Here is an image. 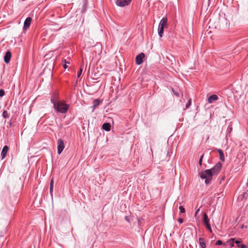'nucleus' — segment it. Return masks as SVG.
<instances>
[{
	"instance_id": "nucleus-1",
	"label": "nucleus",
	"mask_w": 248,
	"mask_h": 248,
	"mask_svg": "<svg viewBox=\"0 0 248 248\" xmlns=\"http://www.w3.org/2000/svg\"><path fill=\"white\" fill-rule=\"evenodd\" d=\"M199 176L201 179H205V183L207 185L209 184L212 180L214 175L211 170L207 169L200 172L199 173Z\"/></svg>"
},
{
	"instance_id": "nucleus-2",
	"label": "nucleus",
	"mask_w": 248,
	"mask_h": 248,
	"mask_svg": "<svg viewBox=\"0 0 248 248\" xmlns=\"http://www.w3.org/2000/svg\"><path fill=\"white\" fill-rule=\"evenodd\" d=\"M69 108V105L66 104L64 101L58 102L56 106H55L54 109L58 112L65 113Z\"/></svg>"
},
{
	"instance_id": "nucleus-3",
	"label": "nucleus",
	"mask_w": 248,
	"mask_h": 248,
	"mask_svg": "<svg viewBox=\"0 0 248 248\" xmlns=\"http://www.w3.org/2000/svg\"><path fill=\"white\" fill-rule=\"evenodd\" d=\"M222 167V164L220 162H218L215 166L210 170L214 175H217L220 171Z\"/></svg>"
},
{
	"instance_id": "nucleus-4",
	"label": "nucleus",
	"mask_w": 248,
	"mask_h": 248,
	"mask_svg": "<svg viewBox=\"0 0 248 248\" xmlns=\"http://www.w3.org/2000/svg\"><path fill=\"white\" fill-rule=\"evenodd\" d=\"M64 148V144L63 141L61 139H59L57 141L58 154H61V153L62 152Z\"/></svg>"
},
{
	"instance_id": "nucleus-5",
	"label": "nucleus",
	"mask_w": 248,
	"mask_h": 248,
	"mask_svg": "<svg viewBox=\"0 0 248 248\" xmlns=\"http://www.w3.org/2000/svg\"><path fill=\"white\" fill-rule=\"evenodd\" d=\"M203 222L205 225L206 228L210 232H212V229L209 224V220L208 217L206 213L204 214Z\"/></svg>"
},
{
	"instance_id": "nucleus-6",
	"label": "nucleus",
	"mask_w": 248,
	"mask_h": 248,
	"mask_svg": "<svg viewBox=\"0 0 248 248\" xmlns=\"http://www.w3.org/2000/svg\"><path fill=\"white\" fill-rule=\"evenodd\" d=\"M132 0H117L116 4L120 7H124L129 5Z\"/></svg>"
},
{
	"instance_id": "nucleus-7",
	"label": "nucleus",
	"mask_w": 248,
	"mask_h": 248,
	"mask_svg": "<svg viewBox=\"0 0 248 248\" xmlns=\"http://www.w3.org/2000/svg\"><path fill=\"white\" fill-rule=\"evenodd\" d=\"M145 57L143 53H140L136 57V63L137 65H140L143 62V59Z\"/></svg>"
},
{
	"instance_id": "nucleus-8",
	"label": "nucleus",
	"mask_w": 248,
	"mask_h": 248,
	"mask_svg": "<svg viewBox=\"0 0 248 248\" xmlns=\"http://www.w3.org/2000/svg\"><path fill=\"white\" fill-rule=\"evenodd\" d=\"M31 20L32 19L31 17H28L25 19L24 22L23 30L25 31L30 27L31 24Z\"/></svg>"
},
{
	"instance_id": "nucleus-9",
	"label": "nucleus",
	"mask_w": 248,
	"mask_h": 248,
	"mask_svg": "<svg viewBox=\"0 0 248 248\" xmlns=\"http://www.w3.org/2000/svg\"><path fill=\"white\" fill-rule=\"evenodd\" d=\"M11 56V52L10 51H6L4 56V61L6 63H8L10 62Z\"/></svg>"
},
{
	"instance_id": "nucleus-10",
	"label": "nucleus",
	"mask_w": 248,
	"mask_h": 248,
	"mask_svg": "<svg viewBox=\"0 0 248 248\" xmlns=\"http://www.w3.org/2000/svg\"><path fill=\"white\" fill-rule=\"evenodd\" d=\"M218 99V96L216 94H212L208 98V102L209 103H213L215 101Z\"/></svg>"
},
{
	"instance_id": "nucleus-11",
	"label": "nucleus",
	"mask_w": 248,
	"mask_h": 248,
	"mask_svg": "<svg viewBox=\"0 0 248 248\" xmlns=\"http://www.w3.org/2000/svg\"><path fill=\"white\" fill-rule=\"evenodd\" d=\"M167 18L166 17H164L160 20L159 24V27L165 28L167 26Z\"/></svg>"
},
{
	"instance_id": "nucleus-12",
	"label": "nucleus",
	"mask_w": 248,
	"mask_h": 248,
	"mask_svg": "<svg viewBox=\"0 0 248 248\" xmlns=\"http://www.w3.org/2000/svg\"><path fill=\"white\" fill-rule=\"evenodd\" d=\"M8 149H9V147L7 145H5L3 147L1 153V155H2V159L4 158L6 156L7 153L8 151Z\"/></svg>"
},
{
	"instance_id": "nucleus-13",
	"label": "nucleus",
	"mask_w": 248,
	"mask_h": 248,
	"mask_svg": "<svg viewBox=\"0 0 248 248\" xmlns=\"http://www.w3.org/2000/svg\"><path fill=\"white\" fill-rule=\"evenodd\" d=\"M216 150L219 154L220 159L223 162L225 161V157L222 150L220 149H216Z\"/></svg>"
},
{
	"instance_id": "nucleus-14",
	"label": "nucleus",
	"mask_w": 248,
	"mask_h": 248,
	"mask_svg": "<svg viewBox=\"0 0 248 248\" xmlns=\"http://www.w3.org/2000/svg\"><path fill=\"white\" fill-rule=\"evenodd\" d=\"M111 125L109 123H104L102 125V128L106 131H109L110 130Z\"/></svg>"
},
{
	"instance_id": "nucleus-15",
	"label": "nucleus",
	"mask_w": 248,
	"mask_h": 248,
	"mask_svg": "<svg viewBox=\"0 0 248 248\" xmlns=\"http://www.w3.org/2000/svg\"><path fill=\"white\" fill-rule=\"evenodd\" d=\"M100 100L98 99H95L93 102V106L92 108H93V111L100 104Z\"/></svg>"
},
{
	"instance_id": "nucleus-16",
	"label": "nucleus",
	"mask_w": 248,
	"mask_h": 248,
	"mask_svg": "<svg viewBox=\"0 0 248 248\" xmlns=\"http://www.w3.org/2000/svg\"><path fill=\"white\" fill-rule=\"evenodd\" d=\"M56 100H57V97L56 95V97H53L51 98L50 100L51 102L53 104L54 108H55V106H56V105L58 104V102H57Z\"/></svg>"
},
{
	"instance_id": "nucleus-17",
	"label": "nucleus",
	"mask_w": 248,
	"mask_h": 248,
	"mask_svg": "<svg viewBox=\"0 0 248 248\" xmlns=\"http://www.w3.org/2000/svg\"><path fill=\"white\" fill-rule=\"evenodd\" d=\"M164 28H163L162 27H160L158 26V35L160 37H162V35H163V34L164 32Z\"/></svg>"
},
{
	"instance_id": "nucleus-18",
	"label": "nucleus",
	"mask_w": 248,
	"mask_h": 248,
	"mask_svg": "<svg viewBox=\"0 0 248 248\" xmlns=\"http://www.w3.org/2000/svg\"><path fill=\"white\" fill-rule=\"evenodd\" d=\"M199 242H200V244L202 248H205L206 247V244H205V243L204 242V240L203 238H200Z\"/></svg>"
},
{
	"instance_id": "nucleus-19",
	"label": "nucleus",
	"mask_w": 248,
	"mask_h": 248,
	"mask_svg": "<svg viewBox=\"0 0 248 248\" xmlns=\"http://www.w3.org/2000/svg\"><path fill=\"white\" fill-rule=\"evenodd\" d=\"M53 184H54V181H53V179H52L51 180V181H50V187H49V192H50V194L52 195V192H53Z\"/></svg>"
},
{
	"instance_id": "nucleus-20",
	"label": "nucleus",
	"mask_w": 248,
	"mask_h": 248,
	"mask_svg": "<svg viewBox=\"0 0 248 248\" xmlns=\"http://www.w3.org/2000/svg\"><path fill=\"white\" fill-rule=\"evenodd\" d=\"M234 238H231L230 239V240H228V243L229 244V245L232 247H233L234 246Z\"/></svg>"
},
{
	"instance_id": "nucleus-21",
	"label": "nucleus",
	"mask_w": 248,
	"mask_h": 248,
	"mask_svg": "<svg viewBox=\"0 0 248 248\" xmlns=\"http://www.w3.org/2000/svg\"><path fill=\"white\" fill-rule=\"evenodd\" d=\"M62 62H64V64L63 65V68L64 69H66L68 67V66L67 65V64H69L70 62H66V60H65V59L62 61Z\"/></svg>"
},
{
	"instance_id": "nucleus-22",
	"label": "nucleus",
	"mask_w": 248,
	"mask_h": 248,
	"mask_svg": "<svg viewBox=\"0 0 248 248\" xmlns=\"http://www.w3.org/2000/svg\"><path fill=\"white\" fill-rule=\"evenodd\" d=\"M2 116L4 118H8L9 115L8 114V112L6 110H4L2 112Z\"/></svg>"
},
{
	"instance_id": "nucleus-23",
	"label": "nucleus",
	"mask_w": 248,
	"mask_h": 248,
	"mask_svg": "<svg viewBox=\"0 0 248 248\" xmlns=\"http://www.w3.org/2000/svg\"><path fill=\"white\" fill-rule=\"evenodd\" d=\"M82 66H81V67L79 69V70L78 71V73H77V77L78 78H79L80 77V76H81L82 73Z\"/></svg>"
},
{
	"instance_id": "nucleus-24",
	"label": "nucleus",
	"mask_w": 248,
	"mask_h": 248,
	"mask_svg": "<svg viewBox=\"0 0 248 248\" xmlns=\"http://www.w3.org/2000/svg\"><path fill=\"white\" fill-rule=\"evenodd\" d=\"M245 193H244L242 195H239V196L238 198V200L239 201L243 200V199L245 198Z\"/></svg>"
},
{
	"instance_id": "nucleus-25",
	"label": "nucleus",
	"mask_w": 248,
	"mask_h": 248,
	"mask_svg": "<svg viewBox=\"0 0 248 248\" xmlns=\"http://www.w3.org/2000/svg\"><path fill=\"white\" fill-rule=\"evenodd\" d=\"M203 156H204V154H203L202 156H201L200 159H199V164L200 166H202V159L203 158Z\"/></svg>"
},
{
	"instance_id": "nucleus-26",
	"label": "nucleus",
	"mask_w": 248,
	"mask_h": 248,
	"mask_svg": "<svg viewBox=\"0 0 248 248\" xmlns=\"http://www.w3.org/2000/svg\"><path fill=\"white\" fill-rule=\"evenodd\" d=\"M5 94V92L3 89L0 90V97H3Z\"/></svg>"
},
{
	"instance_id": "nucleus-27",
	"label": "nucleus",
	"mask_w": 248,
	"mask_h": 248,
	"mask_svg": "<svg viewBox=\"0 0 248 248\" xmlns=\"http://www.w3.org/2000/svg\"><path fill=\"white\" fill-rule=\"evenodd\" d=\"M191 100H189L188 102H187V103L186 104V108H188L189 106L191 105Z\"/></svg>"
},
{
	"instance_id": "nucleus-28",
	"label": "nucleus",
	"mask_w": 248,
	"mask_h": 248,
	"mask_svg": "<svg viewBox=\"0 0 248 248\" xmlns=\"http://www.w3.org/2000/svg\"><path fill=\"white\" fill-rule=\"evenodd\" d=\"M179 209L182 213H183L185 212V208L182 206H180L179 207Z\"/></svg>"
},
{
	"instance_id": "nucleus-29",
	"label": "nucleus",
	"mask_w": 248,
	"mask_h": 248,
	"mask_svg": "<svg viewBox=\"0 0 248 248\" xmlns=\"http://www.w3.org/2000/svg\"><path fill=\"white\" fill-rule=\"evenodd\" d=\"M222 244V242L221 241V240H217L216 242V245H221Z\"/></svg>"
},
{
	"instance_id": "nucleus-30",
	"label": "nucleus",
	"mask_w": 248,
	"mask_h": 248,
	"mask_svg": "<svg viewBox=\"0 0 248 248\" xmlns=\"http://www.w3.org/2000/svg\"><path fill=\"white\" fill-rule=\"evenodd\" d=\"M178 220L180 223H182L183 222V219L181 218H179Z\"/></svg>"
},
{
	"instance_id": "nucleus-31",
	"label": "nucleus",
	"mask_w": 248,
	"mask_h": 248,
	"mask_svg": "<svg viewBox=\"0 0 248 248\" xmlns=\"http://www.w3.org/2000/svg\"><path fill=\"white\" fill-rule=\"evenodd\" d=\"M240 241L239 240L235 241V243L238 245V246H239V244L240 243Z\"/></svg>"
},
{
	"instance_id": "nucleus-32",
	"label": "nucleus",
	"mask_w": 248,
	"mask_h": 248,
	"mask_svg": "<svg viewBox=\"0 0 248 248\" xmlns=\"http://www.w3.org/2000/svg\"><path fill=\"white\" fill-rule=\"evenodd\" d=\"M200 211V208H199L196 211V213H195V216H197V215L198 214V213Z\"/></svg>"
},
{
	"instance_id": "nucleus-33",
	"label": "nucleus",
	"mask_w": 248,
	"mask_h": 248,
	"mask_svg": "<svg viewBox=\"0 0 248 248\" xmlns=\"http://www.w3.org/2000/svg\"><path fill=\"white\" fill-rule=\"evenodd\" d=\"M240 246H241V248H246V246L244 245H241Z\"/></svg>"
},
{
	"instance_id": "nucleus-34",
	"label": "nucleus",
	"mask_w": 248,
	"mask_h": 248,
	"mask_svg": "<svg viewBox=\"0 0 248 248\" xmlns=\"http://www.w3.org/2000/svg\"><path fill=\"white\" fill-rule=\"evenodd\" d=\"M174 94L175 95H176V96H179V93H176V92H174Z\"/></svg>"
},
{
	"instance_id": "nucleus-35",
	"label": "nucleus",
	"mask_w": 248,
	"mask_h": 248,
	"mask_svg": "<svg viewBox=\"0 0 248 248\" xmlns=\"http://www.w3.org/2000/svg\"><path fill=\"white\" fill-rule=\"evenodd\" d=\"M125 219L126 220H127V221H129V220H128V217H126V216H125Z\"/></svg>"
}]
</instances>
